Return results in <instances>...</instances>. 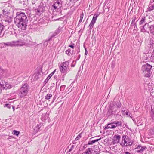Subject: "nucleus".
<instances>
[{"instance_id": "bb28decb", "label": "nucleus", "mask_w": 154, "mask_h": 154, "mask_svg": "<svg viewBox=\"0 0 154 154\" xmlns=\"http://www.w3.org/2000/svg\"><path fill=\"white\" fill-rule=\"evenodd\" d=\"M20 132L14 130L12 131V134L14 135L18 136L20 134Z\"/></svg>"}, {"instance_id": "a18cd8bd", "label": "nucleus", "mask_w": 154, "mask_h": 154, "mask_svg": "<svg viewBox=\"0 0 154 154\" xmlns=\"http://www.w3.org/2000/svg\"><path fill=\"white\" fill-rule=\"evenodd\" d=\"M12 107H13V109H14V107L12 106Z\"/></svg>"}, {"instance_id": "a19ab883", "label": "nucleus", "mask_w": 154, "mask_h": 154, "mask_svg": "<svg viewBox=\"0 0 154 154\" xmlns=\"http://www.w3.org/2000/svg\"><path fill=\"white\" fill-rule=\"evenodd\" d=\"M112 124H113V125H114L115 126V128L117 126H116V122H114L112 123Z\"/></svg>"}, {"instance_id": "2eb2a0df", "label": "nucleus", "mask_w": 154, "mask_h": 154, "mask_svg": "<svg viewBox=\"0 0 154 154\" xmlns=\"http://www.w3.org/2000/svg\"><path fill=\"white\" fill-rule=\"evenodd\" d=\"M93 150L92 148H88L82 154H92Z\"/></svg>"}, {"instance_id": "2f4dec72", "label": "nucleus", "mask_w": 154, "mask_h": 154, "mask_svg": "<svg viewBox=\"0 0 154 154\" xmlns=\"http://www.w3.org/2000/svg\"><path fill=\"white\" fill-rule=\"evenodd\" d=\"M116 126L117 127L121 126L122 125V123L120 121H117L116 122Z\"/></svg>"}, {"instance_id": "f03ea898", "label": "nucleus", "mask_w": 154, "mask_h": 154, "mask_svg": "<svg viewBox=\"0 0 154 154\" xmlns=\"http://www.w3.org/2000/svg\"><path fill=\"white\" fill-rule=\"evenodd\" d=\"M152 67L151 65L147 63L142 66L141 69L145 77H149L150 76L151 74V69Z\"/></svg>"}, {"instance_id": "72a5a7b5", "label": "nucleus", "mask_w": 154, "mask_h": 154, "mask_svg": "<svg viewBox=\"0 0 154 154\" xmlns=\"http://www.w3.org/2000/svg\"><path fill=\"white\" fill-rule=\"evenodd\" d=\"M4 107H7V108H8L9 109H10V108H11V106H10V104H8V103H6V104H5L4 105Z\"/></svg>"}, {"instance_id": "f3484780", "label": "nucleus", "mask_w": 154, "mask_h": 154, "mask_svg": "<svg viewBox=\"0 0 154 154\" xmlns=\"http://www.w3.org/2000/svg\"><path fill=\"white\" fill-rule=\"evenodd\" d=\"M149 30L150 33L154 35V24L150 25L149 27Z\"/></svg>"}, {"instance_id": "9d476101", "label": "nucleus", "mask_w": 154, "mask_h": 154, "mask_svg": "<svg viewBox=\"0 0 154 154\" xmlns=\"http://www.w3.org/2000/svg\"><path fill=\"white\" fill-rule=\"evenodd\" d=\"M3 14L4 15L5 21L8 23H10L12 21L11 17L10 16V13L8 11H5V10H3Z\"/></svg>"}, {"instance_id": "6ab92c4d", "label": "nucleus", "mask_w": 154, "mask_h": 154, "mask_svg": "<svg viewBox=\"0 0 154 154\" xmlns=\"http://www.w3.org/2000/svg\"><path fill=\"white\" fill-rule=\"evenodd\" d=\"M6 82L2 80V82L0 83V87L3 88L4 89L5 86H6L5 84L6 83Z\"/></svg>"}, {"instance_id": "7c9ffc66", "label": "nucleus", "mask_w": 154, "mask_h": 154, "mask_svg": "<svg viewBox=\"0 0 154 154\" xmlns=\"http://www.w3.org/2000/svg\"><path fill=\"white\" fill-rule=\"evenodd\" d=\"M145 17H143L142 18L141 20H140V23H139L140 25H141L142 24H143V23H144L145 22Z\"/></svg>"}, {"instance_id": "6e6552de", "label": "nucleus", "mask_w": 154, "mask_h": 154, "mask_svg": "<svg viewBox=\"0 0 154 154\" xmlns=\"http://www.w3.org/2000/svg\"><path fill=\"white\" fill-rule=\"evenodd\" d=\"M69 63L67 61H66L61 63L59 66L60 72L63 73L66 72L68 70V68Z\"/></svg>"}, {"instance_id": "ea45409f", "label": "nucleus", "mask_w": 154, "mask_h": 154, "mask_svg": "<svg viewBox=\"0 0 154 154\" xmlns=\"http://www.w3.org/2000/svg\"><path fill=\"white\" fill-rule=\"evenodd\" d=\"M74 44H73L72 45H69V46L72 48H73L74 47Z\"/></svg>"}, {"instance_id": "e433bc0d", "label": "nucleus", "mask_w": 154, "mask_h": 154, "mask_svg": "<svg viewBox=\"0 0 154 154\" xmlns=\"http://www.w3.org/2000/svg\"><path fill=\"white\" fill-rule=\"evenodd\" d=\"M70 50L68 49L66 51V53L69 56L70 55Z\"/></svg>"}, {"instance_id": "5701e85b", "label": "nucleus", "mask_w": 154, "mask_h": 154, "mask_svg": "<svg viewBox=\"0 0 154 154\" xmlns=\"http://www.w3.org/2000/svg\"><path fill=\"white\" fill-rule=\"evenodd\" d=\"M107 128H115V126L114 125H113V124H112V123H111L110 124H109L106 127Z\"/></svg>"}, {"instance_id": "a211bd4d", "label": "nucleus", "mask_w": 154, "mask_h": 154, "mask_svg": "<svg viewBox=\"0 0 154 154\" xmlns=\"http://www.w3.org/2000/svg\"><path fill=\"white\" fill-rule=\"evenodd\" d=\"M101 139V138H100L99 139H95L92 141L90 140L88 142V145H92L95 142H97L99 140H100Z\"/></svg>"}, {"instance_id": "cd10ccee", "label": "nucleus", "mask_w": 154, "mask_h": 154, "mask_svg": "<svg viewBox=\"0 0 154 154\" xmlns=\"http://www.w3.org/2000/svg\"><path fill=\"white\" fill-rule=\"evenodd\" d=\"M5 86H5V88H4V89L6 88L9 89L11 88V86L7 82H6Z\"/></svg>"}, {"instance_id": "1a4fd4ad", "label": "nucleus", "mask_w": 154, "mask_h": 154, "mask_svg": "<svg viewBox=\"0 0 154 154\" xmlns=\"http://www.w3.org/2000/svg\"><path fill=\"white\" fill-rule=\"evenodd\" d=\"M16 25L18 27L22 30H25L26 29L28 22L24 21L14 22Z\"/></svg>"}, {"instance_id": "c756f323", "label": "nucleus", "mask_w": 154, "mask_h": 154, "mask_svg": "<svg viewBox=\"0 0 154 154\" xmlns=\"http://www.w3.org/2000/svg\"><path fill=\"white\" fill-rule=\"evenodd\" d=\"M82 133L79 134L75 139V140L76 141L79 140V139H80L82 137Z\"/></svg>"}, {"instance_id": "ddd939ff", "label": "nucleus", "mask_w": 154, "mask_h": 154, "mask_svg": "<svg viewBox=\"0 0 154 154\" xmlns=\"http://www.w3.org/2000/svg\"><path fill=\"white\" fill-rule=\"evenodd\" d=\"M121 136L119 135H115L113 137L112 143L113 144L118 143L119 142Z\"/></svg>"}, {"instance_id": "473e14b6", "label": "nucleus", "mask_w": 154, "mask_h": 154, "mask_svg": "<svg viewBox=\"0 0 154 154\" xmlns=\"http://www.w3.org/2000/svg\"><path fill=\"white\" fill-rule=\"evenodd\" d=\"M5 43H6L0 44V48H2L5 47V46H7L5 44Z\"/></svg>"}, {"instance_id": "20e7f679", "label": "nucleus", "mask_w": 154, "mask_h": 154, "mask_svg": "<svg viewBox=\"0 0 154 154\" xmlns=\"http://www.w3.org/2000/svg\"><path fill=\"white\" fill-rule=\"evenodd\" d=\"M122 141L120 145L122 147H125L128 146H131L133 143L131 140L126 135H123L122 137Z\"/></svg>"}, {"instance_id": "f257e3e1", "label": "nucleus", "mask_w": 154, "mask_h": 154, "mask_svg": "<svg viewBox=\"0 0 154 154\" xmlns=\"http://www.w3.org/2000/svg\"><path fill=\"white\" fill-rule=\"evenodd\" d=\"M14 22L24 21L28 22L26 15L24 12H18L16 13V16L14 18Z\"/></svg>"}, {"instance_id": "f8f14e48", "label": "nucleus", "mask_w": 154, "mask_h": 154, "mask_svg": "<svg viewBox=\"0 0 154 154\" xmlns=\"http://www.w3.org/2000/svg\"><path fill=\"white\" fill-rule=\"evenodd\" d=\"M99 15V14H95L94 15L92 20L89 26L90 29H91L93 28V26L95 24L96 22V20L97 19Z\"/></svg>"}, {"instance_id": "a878e982", "label": "nucleus", "mask_w": 154, "mask_h": 154, "mask_svg": "<svg viewBox=\"0 0 154 154\" xmlns=\"http://www.w3.org/2000/svg\"><path fill=\"white\" fill-rule=\"evenodd\" d=\"M122 114L124 115H126L128 116L129 117H130L131 118H132V117L131 116V114H128V111H125L124 110V111H122Z\"/></svg>"}, {"instance_id": "9b49d317", "label": "nucleus", "mask_w": 154, "mask_h": 154, "mask_svg": "<svg viewBox=\"0 0 154 154\" xmlns=\"http://www.w3.org/2000/svg\"><path fill=\"white\" fill-rule=\"evenodd\" d=\"M147 148L145 146H142L138 145L135 149V152L140 154H145L146 152Z\"/></svg>"}, {"instance_id": "58836bf2", "label": "nucleus", "mask_w": 154, "mask_h": 154, "mask_svg": "<svg viewBox=\"0 0 154 154\" xmlns=\"http://www.w3.org/2000/svg\"><path fill=\"white\" fill-rule=\"evenodd\" d=\"M151 116L153 120H154V112H153L152 114H151Z\"/></svg>"}, {"instance_id": "79ce46f5", "label": "nucleus", "mask_w": 154, "mask_h": 154, "mask_svg": "<svg viewBox=\"0 0 154 154\" xmlns=\"http://www.w3.org/2000/svg\"><path fill=\"white\" fill-rule=\"evenodd\" d=\"M135 20V18H134L133 19L132 21V23H131V24H132L133 23H134V22Z\"/></svg>"}, {"instance_id": "37998d69", "label": "nucleus", "mask_w": 154, "mask_h": 154, "mask_svg": "<svg viewBox=\"0 0 154 154\" xmlns=\"http://www.w3.org/2000/svg\"><path fill=\"white\" fill-rule=\"evenodd\" d=\"M123 154H131L129 152H124Z\"/></svg>"}, {"instance_id": "c85d7f7f", "label": "nucleus", "mask_w": 154, "mask_h": 154, "mask_svg": "<svg viewBox=\"0 0 154 154\" xmlns=\"http://www.w3.org/2000/svg\"><path fill=\"white\" fill-rule=\"evenodd\" d=\"M74 146L73 145H72L71 147L70 148V149H69L68 152H71V154H72V153L73 152L75 151V150L74 149Z\"/></svg>"}, {"instance_id": "412c9836", "label": "nucleus", "mask_w": 154, "mask_h": 154, "mask_svg": "<svg viewBox=\"0 0 154 154\" xmlns=\"http://www.w3.org/2000/svg\"><path fill=\"white\" fill-rule=\"evenodd\" d=\"M52 36H51L48 39L46 40L44 43V45L45 46H47L48 44V42L51 40Z\"/></svg>"}, {"instance_id": "c9c22d12", "label": "nucleus", "mask_w": 154, "mask_h": 154, "mask_svg": "<svg viewBox=\"0 0 154 154\" xmlns=\"http://www.w3.org/2000/svg\"><path fill=\"white\" fill-rule=\"evenodd\" d=\"M45 116L44 114H42V115L41 119L42 120H44L46 119V116Z\"/></svg>"}, {"instance_id": "c03bdc74", "label": "nucleus", "mask_w": 154, "mask_h": 154, "mask_svg": "<svg viewBox=\"0 0 154 154\" xmlns=\"http://www.w3.org/2000/svg\"><path fill=\"white\" fill-rule=\"evenodd\" d=\"M152 6L153 8H154V5H152Z\"/></svg>"}, {"instance_id": "aec40b11", "label": "nucleus", "mask_w": 154, "mask_h": 154, "mask_svg": "<svg viewBox=\"0 0 154 154\" xmlns=\"http://www.w3.org/2000/svg\"><path fill=\"white\" fill-rule=\"evenodd\" d=\"M55 71H54L51 73L50 75H49L48 76V77L45 80V82H47L48 81L49 79L52 76L53 74L55 72Z\"/></svg>"}, {"instance_id": "4be33fe9", "label": "nucleus", "mask_w": 154, "mask_h": 154, "mask_svg": "<svg viewBox=\"0 0 154 154\" xmlns=\"http://www.w3.org/2000/svg\"><path fill=\"white\" fill-rule=\"evenodd\" d=\"M52 97V95L51 94H47L45 97V99L47 100H49Z\"/></svg>"}, {"instance_id": "423d86ee", "label": "nucleus", "mask_w": 154, "mask_h": 154, "mask_svg": "<svg viewBox=\"0 0 154 154\" xmlns=\"http://www.w3.org/2000/svg\"><path fill=\"white\" fill-rule=\"evenodd\" d=\"M62 7V2L61 0H57L53 5L52 9L53 11L61 12Z\"/></svg>"}, {"instance_id": "dca6fc26", "label": "nucleus", "mask_w": 154, "mask_h": 154, "mask_svg": "<svg viewBox=\"0 0 154 154\" xmlns=\"http://www.w3.org/2000/svg\"><path fill=\"white\" fill-rule=\"evenodd\" d=\"M6 71L0 68V79L1 77L6 76Z\"/></svg>"}, {"instance_id": "49530a36", "label": "nucleus", "mask_w": 154, "mask_h": 154, "mask_svg": "<svg viewBox=\"0 0 154 154\" xmlns=\"http://www.w3.org/2000/svg\"><path fill=\"white\" fill-rule=\"evenodd\" d=\"M94 138V137H92V138H91V139H92V138Z\"/></svg>"}, {"instance_id": "393cba45", "label": "nucleus", "mask_w": 154, "mask_h": 154, "mask_svg": "<svg viewBox=\"0 0 154 154\" xmlns=\"http://www.w3.org/2000/svg\"><path fill=\"white\" fill-rule=\"evenodd\" d=\"M146 23L145 24L143 27L145 28V30L146 31H147V30L149 28V26H150L149 24V23Z\"/></svg>"}, {"instance_id": "4468645a", "label": "nucleus", "mask_w": 154, "mask_h": 154, "mask_svg": "<svg viewBox=\"0 0 154 154\" xmlns=\"http://www.w3.org/2000/svg\"><path fill=\"white\" fill-rule=\"evenodd\" d=\"M43 128V124L40 123L37 125L34 128V131L35 133H37L38 131L42 130Z\"/></svg>"}, {"instance_id": "0eeeda50", "label": "nucleus", "mask_w": 154, "mask_h": 154, "mask_svg": "<svg viewBox=\"0 0 154 154\" xmlns=\"http://www.w3.org/2000/svg\"><path fill=\"white\" fill-rule=\"evenodd\" d=\"M5 44L8 46L13 47L16 46H22L24 45V43L21 40H18L8 42Z\"/></svg>"}, {"instance_id": "f704fd0d", "label": "nucleus", "mask_w": 154, "mask_h": 154, "mask_svg": "<svg viewBox=\"0 0 154 154\" xmlns=\"http://www.w3.org/2000/svg\"><path fill=\"white\" fill-rule=\"evenodd\" d=\"M83 14H81L80 15V20L79 21V23H80L82 22V20L83 18Z\"/></svg>"}, {"instance_id": "7ed1b4c3", "label": "nucleus", "mask_w": 154, "mask_h": 154, "mask_svg": "<svg viewBox=\"0 0 154 154\" xmlns=\"http://www.w3.org/2000/svg\"><path fill=\"white\" fill-rule=\"evenodd\" d=\"M120 104L117 105L115 102H113L110 105L107 112V115L109 116L116 113L118 108L120 107Z\"/></svg>"}, {"instance_id": "4c0bfd02", "label": "nucleus", "mask_w": 154, "mask_h": 154, "mask_svg": "<svg viewBox=\"0 0 154 154\" xmlns=\"http://www.w3.org/2000/svg\"><path fill=\"white\" fill-rule=\"evenodd\" d=\"M141 31L142 32H147V31H146L145 28H144L143 27V28L141 29Z\"/></svg>"}, {"instance_id": "39448f33", "label": "nucleus", "mask_w": 154, "mask_h": 154, "mask_svg": "<svg viewBox=\"0 0 154 154\" xmlns=\"http://www.w3.org/2000/svg\"><path fill=\"white\" fill-rule=\"evenodd\" d=\"M29 89V86L27 83L24 84L20 88L19 95L22 98L27 95Z\"/></svg>"}, {"instance_id": "b1692460", "label": "nucleus", "mask_w": 154, "mask_h": 154, "mask_svg": "<svg viewBox=\"0 0 154 154\" xmlns=\"http://www.w3.org/2000/svg\"><path fill=\"white\" fill-rule=\"evenodd\" d=\"M4 26L0 22V35H1L2 30H3Z\"/></svg>"}]
</instances>
